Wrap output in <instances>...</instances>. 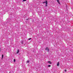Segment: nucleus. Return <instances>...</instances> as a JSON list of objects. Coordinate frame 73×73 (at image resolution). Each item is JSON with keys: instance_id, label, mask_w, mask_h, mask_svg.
Here are the masks:
<instances>
[{"instance_id": "1", "label": "nucleus", "mask_w": 73, "mask_h": 73, "mask_svg": "<svg viewBox=\"0 0 73 73\" xmlns=\"http://www.w3.org/2000/svg\"><path fill=\"white\" fill-rule=\"evenodd\" d=\"M45 49L46 50L47 52H49L50 50L47 47Z\"/></svg>"}, {"instance_id": "2", "label": "nucleus", "mask_w": 73, "mask_h": 73, "mask_svg": "<svg viewBox=\"0 0 73 73\" xmlns=\"http://www.w3.org/2000/svg\"><path fill=\"white\" fill-rule=\"evenodd\" d=\"M46 3V7H47V4H48V2L47 1H46L45 2H44L43 3Z\"/></svg>"}, {"instance_id": "3", "label": "nucleus", "mask_w": 73, "mask_h": 73, "mask_svg": "<svg viewBox=\"0 0 73 73\" xmlns=\"http://www.w3.org/2000/svg\"><path fill=\"white\" fill-rule=\"evenodd\" d=\"M48 63H49V64H52V63L50 61H48Z\"/></svg>"}, {"instance_id": "4", "label": "nucleus", "mask_w": 73, "mask_h": 73, "mask_svg": "<svg viewBox=\"0 0 73 73\" xmlns=\"http://www.w3.org/2000/svg\"><path fill=\"white\" fill-rule=\"evenodd\" d=\"M56 1H57L58 4H60V2L59 1V0H56Z\"/></svg>"}, {"instance_id": "5", "label": "nucleus", "mask_w": 73, "mask_h": 73, "mask_svg": "<svg viewBox=\"0 0 73 73\" xmlns=\"http://www.w3.org/2000/svg\"><path fill=\"white\" fill-rule=\"evenodd\" d=\"M10 16L11 17H12V13H10Z\"/></svg>"}, {"instance_id": "6", "label": "nucleus", "mask_w": 73, "mask_h": 73, "mask_svg": "<svg viewBox=\"0 0 73 73\" xmlns=\"http://www.w3.org/2000/svg\"><path fill=\"white\" fill-rule=\"evenodd\" d=\"M60 64H59V62H58L57 63V66H59Z\"/></svg>"}, {"instance_id": "7", "label": "nucleus", "mask_w": 73, "mask_h": 73, "mask_svg": "<svg viewBox=\"0 0 73 73\" xmlns=\"http://www.w3.org/2000/svg\"><path fill=\"white\" fill-rule=\"evenodd\" d=\"M19 52V50H18L17 52V53H18Z\"/></svg>"}, {"instance_id": "8", "label": "nucleus", "mask_w": 73, "mask_h": 73, "mask_svg": "<svg viewBox=\"0 0 73 73\" xmlns=\"http://www.w3.org/2000/svg\"><path fill=\"white\" fill-rule=\"evenodd\" d=\"M3 56H4V55H3V54H2V58H3Z\"/></svg>"}, {"instance_id": "9", "label": "nucleus", "mask_w": 73, "mask_h": 73, "mask_svg": "<svg viewBox=\"0 0 73 73\" xmlns=\"http://www.w3.org/2000/svg\"><path fill=\"white\" fill-rule=\"evenodd\" d=\"M48 67H50L51 66L50 65H48Z\"/></svg>"}, {"instance_id": "10", "label": "nucleus", "mask_w": 73, "mask_h": 73, "mask_svg": "<svg viewBox=\"0 0 73 73\" xmlns=\"http://www.w3.org/2000/svg\"><path fill=\"white\" fill-rule=\"evenodd\" d=\"M26 0H23V2H24V1H26Z\"/></svg>"}, {"instance_id": "11", "label": "nucleus", "mask_w": 73, "mask_h": 73, "mask_svg": "<svg viewBox=\"0 0 73 73\" xmlns=\"http://www.w3.org/2000/svg\"><path fill=\"white\" fill-rule=\"evenodd\" d=\"M27 63H29V61L28 60L27 61Z\"/></svg>"}, {"instance_id": "12", "label": "nucleus", "mask_w": 73, "mask_h": 73, "mask_svg": "<svg viewBox=\"0 0 73 73\" xmlns=\"http://www.w3.org/2000/svg\"><path fill=\"white\" fill-rule=\"evenodd\" d=\"M15 61H16V60L15 59H14V62H15Z\"/></svg>"}, {"instance_id": "13", "label": "nucleus", "mask_w": 73, "mask_h": 73, "mask_svg": "<svg viewBox=\"0 0 73 73\" xmlns=\"http://www.w3.org/2000/svg\"><path fill=\"white\" fill-rule=\"evenodd\" d=\"M31 40V38H30L28 39L29 40Z\"/></svg>"}, {"instance_id": "14", "label": "nucleus", "mask_w": 73, "mask_h": 73, "mask_svg": "<svg viewBox=\"0 0 73 73\" xmlns=\"http://www.w3.org/2000/svg\"><path fill=\"white\" fill-rule=\"evenodd\" d=\"M65 72H66V70H64Z\"/></svg>"}, {"instance_id": "15", "label": "nucleus", "mask_w": 73, "mask_h": 73, "mask_svg": "<svg viewBox=\"0 0 73 73\" xmlns=\"http://www.w3.org/2000/svg\"><path fill=\"white\" fill-rule=\"evenodd\" d=\"M1 50V48H0V51Z\"/></svg>"}, {"instance_id": "16", "label": "nucleus", "mask_w": 73, "mask_h": 73, "mask_svg": "<svg viewBox=\"0 0 73 73\" xmlns=\"http://www.w3.org/2000/svg\"><path fill=\"white\" fill-rule=\"evenodd\" d=\"M26 20H28V19H26Z\"/></svg>"}]
</instances>
